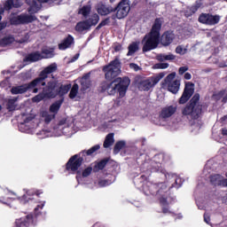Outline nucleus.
Listing matches in <instances>:
<instances>
[{
  "label": "nucleus",
  "mask_w": 227,
  "mask_h": 227,
  "mask_svg": "<svg viewBox=\"0 0 227 227\" xmlns=\"http://www.w3.org/2000/svg\"><path fill=\"white\" fill-rule=\"evenodd\" d=\"M160 27H162V21L160 19H156L151 32L145 35L142 40L144 52L157 49L159 43L160 42Z\"/></svg>",
  "instance_id": "f03ea898"
},
{
  "label": "nucleus",
  "mask_w": 227,
  "mask_h": 227,
  "mask_svg": "<svg viewBox=\"0 0 227 227\" xmlns=\"http://www.w3.org/2000/svg\"><path fill=\"white\" fill-rule=\"evenodd\" d=\"M90 79L88 78V76H83L81 79L82 91H86V90L90 88Z\"/></svg>",
  "instance_id": "4c0bfd02"
},
{
  "label": "nucleus",
  "mask_w": 227,
  "mask_h": 227,
  "mask_svg": "<svg viewBox=\"0 0 227 227\" xmlns=\"http://www.w3.org/2000/svg\"><path fill=\"white\" fill-rule=\"evenodd\" d=\"M173 40H175V34H173V32H165L162 35H161V44L168 46L170 43H172Z\"/></svg>",
  "instance_id": "5701e85b"
},
{
  "label": "nucleus",
  "mask_w": 227,
  "mask_h": 227,
  "mask_svg": "<svg viewBox=\"0 0 227 227\" xmlns=\"http://www.w3.org/2000/svg\"><path fill=\"white\" fill-rule=\"evenodd\" d=\"M72 45H74V37L68 35L59 44V51H67V49H70Z\"/></svg>",
  "instance_id": "412c9836"
},
{
  "label": "nucleus",
  "mask_w": 227,
  "mask_h": 227,
  "mask_svg": "<svg viewBox=\"0 0 227 227\" xmlns=\"http://www.w3.org/2000/svg\"><path fill=\"white\" fill-rule=\"evenodd\" d=\"M139 49V43H132L129 46V51L127 53V56H133Z\"/></svg>",
  "instance_id": "c9c22d12"
},
{
  "label": "nucleus",
  "mask_w": 227,
  "mask_h": 227,
  "mask_svg": "<svg viewBox=\"0 0 227 227\" xmlns=\"http://www.w3.org/2000/svg\"><path fill=\"white\" fill-rule=\"evenodd\" d=\"M97 150H100V145H96L92 146L90 149L86 151L85 153L87 155H92V153H95V152H97Z\"/></svg>",
  "instance_id": "de8ad7c7"
},
{
  "label": "nucleus",
  "mask_w": 227,
  "mask_h": 227,
  "mask_svg": "<svg viewBox=\"0 0 227 227\" xmlns=\"http://www.w3.org/2000/svg\"><path fill=\"white\" fill-rule=\"evenodd\" d=\"M14 42H17L16 37L13 35H5L0 39V52L4 51L6 47L12 45Z\"/></svg>",
  "instance_id": "aec40b11"
},
{
  "label": "nucleus",
  "mask_w": 227,
  "mask_h": 227,
  "mask_svg": "<svg viewBox=\"0 0 227 227\" xmlns=\"http://www.w3.org/2000/svg\"><path fill=\"white\" fill-rule=\"evenodd\" d=\"M160 203H161L162 205H166V203H168V200H166V198L162 197V198L160 199Z\"/></svg>",
  "instance_id": "e2e57ef3"
},
{
  "label": "nucleus",
  "mask_w": 227,
  "mask_h": 227,
  "mask_svg": "<svg viewBox=\"0 0 227 227\" xmlns=\"http://www.w3.org/2000/svg\"><path fill=\"white\" fill-rule=\"evenodd\" d=\"M92 171H93V168L91 167H88L87 168H85L82 172L83 178H86V176H90Z\"/></svg>",
  "instance_id": "8fccbe9b"
},
{
  "label": "nucleus",
  "mask_w": 227,
  "mask_h": 227,
  "mask_svg": "<svg viewBox=\"0 0 227 227\" xmlns=\"http://www.w3.org/2000/svg\"><path fill=\"white\" fill-rule=\"evenodd\" d=\"M222 134H223V136H227V129H223V130H222Z\"/></svg>",
  "instance_id": "338daca9"
},
{
  "label": "nucleus",
  "mask_w": 227,
  "mask_h": 227,
  "mask_svg": "<svg viewBox=\"0 0 227 227\" xmlns=\"http://www.w3.org/2000/svg\"><path fill=\"white\" fill-rule=\"evenodd\" d=\"M107 25V20H105L99 23V25L97 27V29H100V27H104V26Z\"/></svg>",
  "instance_id": "13d9d810"
},
{
  "label": "nucleus",
  "mask_w": 227,
  "mask_h": 227,
  "mask_svg": "<svg viewBox=\"0 0 227 227\" xmlns=\"http://www.w3.org/2000/svg\"><path fill=\"white\" fill-rule=\"evenodd\" d=\"M1 88H8L10 86V80L5 79L0 82Z\"/></svg>",
  "instance_id": "5fc2aeb1"
},
{
  "label": "nucleus",
  "mask_w": 227,
  "mask_h": 227,
  "mask_svg": "<svg viewBox=\"0 0 227 227\" xmlns=\"http://www.w3.org/2000/svg\"><path fill=\"white\" fill-rule=\"evenodd\" d=\"M90 27H91L90 26V24L88 23V21H82V22H79L77 25H76V31H79L80 33H82V31H86V29H90Z\"/></svg>",
  "instance_id": "2f4dec72"
},
{
  "label": "nucleus",
  "mask_w": 227,
  "mask_h": 227,
  "mask_svg": "<svg viewBox=\"0 0 227 227\" xmlns=\"http://www.w3.org/2000/svg\"><path fill=\"white\" fill-rule=\"evenodd\" d=\"M184 116H187L190 120H193L192 122V129L198 132L201 129V121L198 120L201 114V106H200V94H195L182 111Z\"/></svg>",
  "instance_id": "f257e3e1"
},
{
  "label": "nucleus",
  "mask_w": 227,
  "mask_h": 227,
  "mask_svg": "<svg viewBox=\"0 0 227 227\" xmlns=\"http://www.w3.org/2000/svg\"><path fill=\"white\" fill-rule=\"evenodd\" d=\"M20 6H22V2L20 0H7L4 5V10L20 8Z\"/></svg>",
  "instance_id": "393cba45"
},
{
  "label": "nucleus",
  "mask_w": 227,
  "mask_h": 227,
  "mask_svg": "<svg viewBox=\"0 0 227 227\" xmlns=\"http://www.w3.org/2000/svg\"><path fill=\"white\" fill-rule=\"evenodd\" d=\"M33 35V32L22 31L16 37V42L18 43H27L29 42V38Z\"/></svg>",
  "instance_id": "4be33fe9"
},
{
  "label": "nucleus",
  "mask_w": 227,
  "mask_h": 227,
  "mask_svg": "<svg viewBox=\"0 0 227 227\" xmlns=\"http://www.w3.org/2000/svg\"><path fill=\"white\" fill-rule=\"evenodd\" d=\"M204 222L207 224H210V226H212V227H219V226L212 225V223H210V215H208V213L204 214Z\"/></svg>",
  "instance_id": "3c124183"
},
{
  "label": "nucleus",
  "mask_w": 227,
  "mask_h": 227,
  "mask_svg": "<svg viewBox=\"0 0 227 227\" xmlns=\"http://www.w3.org/2000/svg\"><path fill=\"white\" fill-rule=\"evenodd\" d=\"M129 86H130V79L127 77L123 79L116 78L112 82L106 84L103 90L107 91L108 95H114L115 93H119V96L121 98H122V97H125L127 90H129Z\"/></svg>",
  "instance_id": "20e7f679"
},
{
  "label": "nucleus",
  "mask_w": 227,
  "mask_h": 227,
  "mask_svg": "<svg viewBox=\"0 0 227 227\" xmlns=\"http://www.w3.org/2000/svg\"><path fill=\"white\" fill-rule=\"evenodd\" d=\"M26 194H24L22 197L18 196L16 193H13L11 192V194H12V196H15L16 200H19V201H20V203H23V205H25V203H27V201H29V198H27V196H31L33 194H35V192H33V190H24Z\"/></svg>",
  "instance_id": "b1692460"
},
{
  "label": "nucleus",
  "mask_w": 227,
  "mask_h": 227,
  "mask_svg": "<svg viewBox=\"0 0 227 227\" xmlns=\"http://www.w3.org/2000/svg\"><path fill=\"white\" fill-rule=\"evenodd\" d=\"M116 12L117 19H125L130 12V0H121L116 8L114 9Z\"/></svg>",
  "instance_id": "9d476101"
},
{
  "label": "nucleus",
  "mask_w": 227,
  "mask_h": 227,
  "mask_svg": "<svg viewBox=\"0 0 227 227\" xmlns=\"http://www.w3.org/2000/svg\"><path fill=\"white\" fill-rule=\"evenodd\" d=\"M45 207V202H42L41 204L37 205V207L35 208V215H38V211L42 210Z\"/></svg>",
  "instance_id": "6e6d98bb"
},
{
  "label": "nucleus",
  "mask_w": 227,
  "mask_h": 227,
  "mask_svg": "<svg viewBox=\"0 0 227 227\" xmlns=\"http://www.w3.org/2000/svg\"><path fill=\"white\" fill-rule=\"evenodd\" d=\"M97 10L99 15H109V13H113V12H114V8L102 4H99L98 5Z\"/></svg>",
  "instance_id": "a878e982"
},
{
  "label": "nucleus",
  "mask_w": 227,
  "mask_h": 227,
  "mask_svg": "<svg viewBox=\"0 0 227 227\" xmlns=\"http://www.w3.org/2000/svg\"><path fill=\"white\" fill-rule=\"evenodd\" d=\"M169 212V209L168 207L163 208V214H168Z\"/></svg>",
  "instance_id": "69168bd1"
},
{
  "label": "nucleus",
  "mask_w": 227,
  "mask_h": 227,
  "mask_svg": "<svg viewBox=\"0 0 227 227\" xmlns=\"http://www.w3.org/2000/svg\"><path fill=\"white\" fill-rule=\"evenodd\" d=\"M77 93H79V85L74 83L70 90L69 98H74L77 97Z\"/></svg>",
  "instance_id": "ea45409f"
},
{
  "label": "nucleus",
  "mask_w": 227,
  "mask_h": 227,
  "mask_svg": "<svg viewBox=\"0 0 227 227\" xmlns=\"http://www.w3.org/2000/svg\"><path fill=\"white\" fill-rule=\"evenodd\" d=\"M36 134L41 139H43L44 137H52V136L59 137V136H63V134L65 136H72L74 133L72 132V128L60 122L57 127L53 128L52 130L43 129Z\"/></svg>",
  "instance_id": "39448f33"
},
{
  "label": "nucleus",
  "mask_w": 227,
  "mask_h": 227,
  "mask_svg": "<svg viewBox=\"0 0 227 227\" xmlns=\"http://www.w3.org/2000/svg\"><path fill=\"white\" fill-rule=\"evenodd\" d=\"M165 75L166 73H160L153 77L141 78L137 81V86L140 91H149V90H152Z\"/></svg>",
  "instance_id": "423d86ee"
},
{
  "label": "nucleus",
  "mask_w": 227,
  "mask_h": 227,
  "mask_svg": "<svg viewBox=\"0 0 227 227\" xmlns=\"http://www.w3.org/2000/svg\"><path fill=\"white\" fill-rule=\"evenodd\" d=\"M193 93H194V84L191 82H187L185 84L184 93L179 99V104H185V102H187V100H189V98L192 97Z\"/></svg>",
  "instance_id": "dca6fc26"
},
{
  "label": "nucleus",
  "mask_w": 227,
  "mask_h": 227,
  "mask_svg": "<svg viewBox=\"0 0 227 227\" xmlns=\"http://www.w3.org/2000/svg\"><path fill=\"white\" fill-rule=\"evenodd\" d=\"M17 100H19L18 98H12L8 100L7 102L8 111H16V109L20 108V106H19V103L17 102Z\"/></svg>",
  "instance_id": "bb28decb"
},
{
  "label": "nucleus",
  "mask_w": 227,
  "mask_h": 227,
  "mask_svg": "<svg viewBox=\"0 0 227 227\" xmlns=\"http://www.w3.org/2000/svg\"><path fill=\"white\" fill-rule=\"evenodd\" d=\"M121 66L120 63V59H115L112 61L108 66L103 67V71L105 72V77L107 81H112L114 77H118L120 75L121 70Z\"/></svg>",
  "instance_id": "0eeeda50"
},
{
  "label": "nucleus",
  "mask_w": 227,
  "mask_h": 227,
  "mask_svg": "<svg viewBox=\"0 0 227 227\" xmlns=\"http://www.w3.org/2000/svg\"><path fill=\"white\" fill-rule=\"evenodd\" d=\"M114 182V176H112L111 179H99L98 182H95V185L97 187H107V185H111Z\"/></svg>",
  "instance_id": "c85d7f7f"
},
{
  "label": "nucleus",
  "mask_w": 227,
  "mask_h": 227,
  "mask_svg": "<svg viewBox=\"0 0 227 227\" xmlns=\"http://www.w3.org/2000/svg\"><path fill=\"white\" fill-rule=\"evenodd\" d=\"M175 77H176V73L169 74L165 78L162 83V88L164 90H168V91H170V93H174V95H176V93H178V90H180V80H175Z\"/></svg>",
  "instance_id": "6e6552de"
},
{
  "label": "nucleus",
  "mask_w": 227,
  "mask_h": 227,
  "mask_svg": "<svg viewBox=\"0 0 227 227\" xmlns=\"http://www.w3.org/2000/svg\"><path fill=\"white\" fill-rule=\"evenodd\" d=\"M28 90H33V93H36L40 90L38 80H34L23 85L13 86L11 89V93L12 95H22V93H26Z\"/></svg>",
  "instance_id": "1a4fd4ad"
},
{
  "label": "nucleus",
  "mask_w": 227,
  "mask_h": 227,
  "mask_svg": "<svg viewBox=\"0 0 227 227\" xmlns=\"http://www.w3.org/2000/svg\"><path fill=\"white\" fill-rule=\"evenodd\" d=\"M77 59H79V53L73 57V59L70 60V63H74V61H77Z\"/></svg>",
  "instance_id": "bf43d9fd"
},
{
  "label": "nucleus",
  "mask_w": 227,
  "mask_h": 227,
  "mask_svg": "<svg viewBox=\"0 0 227 227\" xmlns=\"http://www.w3.org/2000/svg\"><path fill=\"white\" fill-rule=\"evenodd\" d=\"M42 59V54L38 51L29 54L26 57V61L33 63L35 61H40Z\"/></svg>",
  "instance_id": "7c9ffc66"
},
{
  "label": "nucleus",
  "mask_w": 227,
  "mask_h": 227,
  "mask_svg": "<svg viewBox=\"0 0 227 227\" xmlns=\"http://www.w3.org/2000/svg\"><path fill=\"white\" fill-rule=\"evenodd\" d=\"M200 6H201V4L200 3H197L193 6H192L190 8V12L185 13L186 17H189L190 15H192V13H196V12H198Z\"/></svg>",
  "instance_id": "37998d69"
},
{
  "label": "nucleus",
  "mask_w": 227,
  "mask_h": 227,
  "mask_svg": "<svg viewBox=\"0 0 227 227\" xmlns=\"http://www.w3.org/2000/svg\"><path fill=\"white\" fill-rule=\"evenodd\" d=\"M90 12H91V6L85 5L82 9H80L79 13L83 17H88V15H90Z\"/></svg>",
  "instance_id": "79ce46f5"
},
{
  "label": "nucleus",
  "mask_w": 227,
  "mask_h": 227,
  "mask_svg": "<svg viewBox=\"0 0 227 227\" xmlns=\"http://www.w3.org/2000/svg\"><path fill=\"white\" fill-rule=\"evenodd\" d=\"M42 118L44 120L45 123H51L54 120L55 115L51 114L48 112H42Z\"/></svg>",
  "instance_id": "58836bf2"
},
{
  "label": "nucleus",
  "mask_w": 227,
  "mask_h": 227,
  "mask_svg": "<svg viewBox=\"0 0 227 227\" xmlns=\"http://www.w3.org/2000/svg\"><path fill=\"white\" fill-rule=\"evenodd\" d=\"M4 12V10H3V9L0 10V31L6 27V23L1 22V20L3 19V16H1V15H3Z\"/></svg>",
  "instance_id": "864d4df0"
},
{
  "label": "nucleus",
  "mask_w": 227,
  "mask_h": 227,
  "mask_svg": "<svg viewBox=\"0 0 227 227\" xmlns=\"http://www.w3.org/2000/svg\"><path fill=\"white\" fill-rule=\"evenodd\" d=\"M27 4L30 6L28 8V14L23 13L18 17L12 18L11 20L12 24H14V25L29 24L36 20V16H35V13H38V12H40V9L42 8V4L36 3V1L35 0H27Z\"/></svg>",
  "instance_id": "7ed1b4c3"
},
{
  "label": "nucleus",
  "mask_w": 227,
  "mask_h": 227,
  "mask_svg": "<svg viewBox=\"0 0 227 227\" xmlns=\"http://www.w3.org/2000/svg\"><path fill=\"white\" fill-rule=\"evenodd\" d=\"M54 58V50L51 48H43L41 53V59Z\"/></svg>",
  "instance_id": "c756f323"
},
{
  "label": "nucleus",
  "mask_w": 227,
  "mask_h": 227,
  "mask_svg": "<svg viewBox=\"0 0 227 227\" xmlns=\"http://www.w3.org/2000/svg\"><path fill=\"white\" fill-rule=\"evenodd\" d=\"M213 98L215 100H221L223 98V102H227V93L226 90H222L218 93L213 95Z\"/></svg>",
  "instance_id": "f704fd0d"
},
{
  "label": "nucleus",
  "mask_w": 227,
  "mask_h": 227,
  "mask_svg": "<svg viewBox=\"0 0 227 227\" xmlns=\"http://www.w3.org/2000/svg\"><path fill=\"white\" fill-rule=\"evenodd\" d=\"M81 164H82V158L81 155L75 154L74 156L71 157L67 164V171L75 172L81 168Z\"/></svg>",
  "instance_id": "4468645a"
},
{
  "label": "nucleus",
  "mask_w": 227,
  "mask_h": 227,
  "mask_svg": "<svg viewBox=\"0 0 227 227\" xmlns=\"http://www.w3.org/2000/svg\"><path fill=\"white\" fill-rule=\"evenodd\" d=\"M106 164H107V161L101 160L98 163H97L94 167V171H100V169H103L106 168Z\"/></svg>",
  "instance_id": "c03bdc74"
},
{
  "label": "nucleus",
  "mask_w": 227,
  "mask_h": 227,
  "mask_svg": "<svg viewBox=\"0 0 227 227\" xmlns=\"http://www.w3.org/2000/svg\"><path fill=\"white\" fill-rule=\"evenodd\" d=\"M176 106H168L162 108L160 118V120H168L176 113Z\"/></svg>",
  "instance_id": "a211bd4d"
},
{
  "label": "nucleus",
  "mask_w": 227,
  "mask_h": 227,
  "mask_svg": "<svg viewBox=\"0 0 227 227\" xmlns=\"http://www.w3.org/2000/svg\"><path fill=\"white\" fill-rule=\"evenodd\" d=\"M114 145V134L110 133L106 137L105 142L103 144L104 148H109Z\"/></svg>",
  "instance_id": "cd10ccee"
},
{
  "label": "nucleus",
  "mask_w": 227,
  "mask_h": 227,
  "mask_svg": "<svg viewBox=\"0 0 227 227\" xmlns=\"http://www.w3.org/2000/svg\"><path fill=\"white\" fill-rule=\"evenodd\" d=\"M129 68H131V70H134L135 72H139V70H141V67L135 63H130Z\"/></svg>",
  "instance_id": "603ef678"
},
{
  "label": "nucleus",
  "mask_w": 227,
  "mask_h": 227,
  "mask_svg": "<svg viewBox=\"0 0 227 227\" xmlns=\"http://www.w3.org/2000/svg\"><path fill=\"white\" fill-rule=\"evenodd\" d=\"M175 55L173 54H159L157 55L156 59H158V61H173V59H175Z\"/></svg>",
  "instance_id": "72a5a7b5"
},
{
  "label": "nucleus",
  "mask_w": 227,
  "mask_h": 227,
  "mask_svg": "<svg viewBox=\"0 0 227 227\" xmlns=\"http://www.w3.org/2000/svg\"><path fill=\"white\" fill-rule=\"evenodd\" d=\"M31 224H33V215H31L16 219L15 222L16 227H29Z\"/></svg>",
  "instance_id": "6ab92c4d"
},
{
  "label": "nucleus",
  "mask_w": 227,
  "mask_h": 227,
  "mask_svg": "<svg viewBox=\"0 0 227 227\" xmlns=\"http://www.w3.org/2000/svg\"><path fill=\"white\" fill-rule=\"evenodd\" d=\"M56 97V92H54V90L52 88L49 89V85L47 87L43 88V93L38 94L37 96L34 97L32 98L33 102H42L43 98H54Z\"/></svg>",
  "instance_id": "2eb2a0df"
},
{
  "label": "nucleus",
  "mask_w": 227,
  "mask_h": 227,
  "mask_svg": "<svg viewBox=\"0 0 227 227\" xmlns=\"http://www.w3.org/2000/svg\"><path fill=\"white\" fill-rule=\"evenodd\" d=\"M176 54H180L181 56H184V54H187V48L184 46L179 45L176 49Z\"/></svg>",
  "instance_id": "a18cd8bd"
},
{
  "label": "nucleus",
  "mask_w": 227,
  "mask_h": 227,
  "mask_svg": "<svg viewBox=\"0 0 227 227\" xmlns=\"http://www.w3.org/2000/svg\"><path fill=\"white\" fill-rule=\"evenodd\" d=\"M220 20L221 17L219 15L202 13L199 17V21L201 22V24H207V26H215V24H218Z\"/></svg>",
  "instance_id": "ddd939ff"
},
{
  "label": "nucleus",
  "mask_w": 227,
  "mask_h": 227,
  "mask_svg": "<svg viewBox=\"0 0 227 227\" xmlns=\"http://www.w3.org/2000/svg\"><path fill=\"white\" fill-rule=\"evenodd\" d=\"M125 141L121 140L119 142H117L114 147V153L116 155L118 153H120V151L123 150V148H125Z\"/></svg>",
  "instance_id": "e433bc0d"
},
{
  "label": "nucleus",
  "mask_w": 227,
  "mask_h": 227,
  "mask_svg": "<svg viewBox=\"0 0 227 227\" xmlns=\"http://www.w3.org/2000/svg\"><path fill=\"white\" fill-rule=\"evenodd\" d=\"M187 70H189L188 67H181L179 68V74L180 75H183V74H185L187 72Z\"/></svg>",
  "instance_id": "4d7b16f0"
},
{
  "label": "nucleus",
  "mask_w": 227,
  "mask_h": 227,
  "mask_svg": "<svg viewBox=\"0 0 227 227\" xmlns=\"http://www.w3.org/2000/svg\"><path fill=\"white\" fill-rule=\"evenodd\" d=\"M21 118L24 121L20 122V132H27V134H32L33 130H31V120H33V118L27 114H22Z\"/></svg>",
  "instance_id": "f3484780"
},
{
  "label": "nucleus",
  "mask_w": 227,
  "mask_h": 227,
  "mask_svg": "<svg viewBox=\"0 0 227 227\" xmlns=\"http://www.w3.org/2000/svg\"><path fill=\"white\" fill-rule=\"evenodd\" d=\"M99 20H100V17H98V14L94 13L90 16V18L87 20V22L90 24L91 27V26H97Z\"/></svg>",
  "instance_id": "473e14b6"
},
{
  "label": "nucleus",
  "mask_w": 227,
  "mask_h": 227,
  "mask_svg": "<svg viewBox=\"0 0 227 227\" xmlns=\"http://www.w3.org/2000/svg\"><path fill=\"white\" fill-rule=\"evenodd\" d=\"M59 107H61V102L57 101L55 103H53L51 106H50V112L53 113V114L55 115L56 113H58V111H59Z\"/></svg>",
  "instance_id": "a19ab883"
},
{
  "label": "nucleus",
  "mask_w": 227,
  "mask_h": 227,
  "mask_svg": "<svg viewBox=\"0 0 227 227\" xmlns=\"http://www.w3.org/2000/svg\"><path fill=\"white\" fill-rule=\"evenodd\" d=\"M159 185H160V189H166V184H160Z\"/></svg>",
  "instance_id": "774afa93"
},
{
  "label": "nucleus",
  "mask_w": 227,
  "mask_h": 227,
  "mask_svg": "<svg viewBox=\"0 0 227 227\" xmlns=\"http://www.w3.org/2000/svg\"><path fill=\"white\" fill-rule=\"evenodd\" d=\"M169 67L168 63H158L153 66V68L164 70Z\"/></svg>",
  "instance_id": "09e8293b"
},
{
  "label": "nucleus",
  "mask_w": 227,
  "mask_h": 227,
  "mask_svg": "<svg viewBox=\"0 0 227 227\" xmlns=\"http://www.w3.org/2000/svg\"><path fill=\"white\" fill-rule=\"evenodd\" d=\"M114 51H116V52H118V51H121V45H116L115 47H114Z\"/></svg>",
  "instance_id": "680f3d73"
},
{
  "label": "nucleus",
  "mask_w": 227,
  "mask_h": 227,
  "mask_svg": "<svg viewBox=\"0 0 227 227\" xmlns=\"http://www.w3.org/2000/svg\"><path fill=\"white\" fill-rule=\"evenodd\" d=\"M56 70H58V66L56 65V63L51 64L41 72L40 76L38 78L35 79V81H37L38 87L40 90L42 89V86H45L44 81L45 79H47V75H49V74L56 72Z\"/></svg>",
  "instance_id": "9b49d317"
},
{
  "label": "nucleus",
  "mask_w": 227,
  "mask_h": 227,
  "mask_svg": "<svg viewBox=\"0 0 227 227\" xmlns=\"http://www.w3.org/2000/svg\"><path fill=\"white\" fill-rule=\"evenodd\" d=\"M183 217L182 214H178L176 215V219H182Z\"/></svg>",
  "instance_id": "0e129e2a"
},
{
  "label": "nucleus",
  "mask_w": 227,
  "mask_h": 227,
  "mask_svg": "<svg viewBox=\"0 0 227 227\" xmlns=\"http://www.w3.org/2000/svg\"><path fill=\"white\" fill-rule=\"evenodd\" d=\"M20 77L21 78V81H27V79H31L32 77L31 71L21 73L20 74Z\"/></svg>",
  "instance_id": "49530a36"
},
{
  "label": "nucleus",
  "mask_w": 227,
  "mask_h": 227,
  "mask_svg": "<svg viewBox=\"0 0 227 227\" xmlns=\"http://www.w3.org/2000/svg\"><path fill=\"white\" fill-rule=\"evenodd\" d=\"M192 77V76L191 75V74H189V73L184 74V79H186V81H191Z\"/></svg>",
  "instance_id": "052dcab7"
},
{
  "label": "nucleus",
  "mask_w": 227,
  "mask_h": 227,
  "mask_svg": "<svg viewBox=\"0 0 227 227\" xmlns=\"http://www.w3.org/2000/svg\"><path fill=\"white\" fill-rule=\"evenodd\" d=\"M48 88L51 90V88L53 90L55 93V97L59 95V97H63V95H67L68 91L72 89V84H62L60 86H58L56 84V82H50L48 83Z\"/></svg>",
  "instance_id": "f8f14e48"
}]
</instances>
